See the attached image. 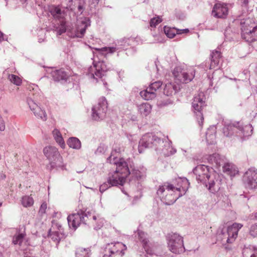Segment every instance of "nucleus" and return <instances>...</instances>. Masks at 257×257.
I'll return each mask as SVG.
<instances>
[{
  "mask_svg": "<svg viewBox=\"0 0 257 257\" xmlns=\"http://www.w3.org/2000/svg\"><path fill=\"white\" fill-rule=\"evenodd\" d=\"M140 94L143 99L147 100L153 99L156 96V93L149 87H147L145 90L141 91L140 92Z\"/></svg>",
  "mask_w": 257,
  "mask_h": 257,
  "instance_id": "obj_36",
  "label": "nucleus"
},
{
  "mask_svg": "<svg viewBox=\"0 0 257 257\" xmlns=\"http://www.w3.org/2000/svg\"><path fill=\"white\" fill-rule=\"evenodd\" d=\"M249 234L253 237H257V223L251 225L249 229Z\"/></svg>",
  "mask_w": 257,
  "mask_h": 257,
  "instance_id": "obj_47",
  "label": "nucleus"
},
{
  "mask_svg": "<svg viewBox=\"0 0 257 257\" xmlns=\"http://www.w3.org/2000/svg\"><path fill=\"white\" fill-rule=\"evenodd\" d=\"M195 70L193 67L183 68L176 67L173 71V75L177 84L187 83L191 81L195 77Z\"/></svg>",
  "mask_w": 257,
  "mask_h": 257,
  "instance_id": "obj_9",
  "label": "nucleus"
},
{
  "mask_svg": "<svg viewBox=\"0 0 257 257\" xmlns=\"http://www.w3.org/2000/svg\"><path fill=\"white\" fill-rule=\"evenodd\" d=\"M120 153L119 148L114 149L107 159L108 163L114 164L116 166L115 171L110 173L108 178L109 183L112 186L118 185L122 186L127 180L128 172L126 168H124L126 167L125 159L119 157Z\"/></svg>",
  "mask_w": 257,
  "mask_h": 257,
  "instance_id": "obj_2",
  "label": "nucleus"
},
{
  "mask_svg": "<svg viewBox=\"0 0 257 257\" xmlns=\"http://www.w3.org/2000/svg\"><path fill=\"white\" fill-rule=\"evenodd\" d=\"M22 204L24 207H30L34 204L33 198L30 196H25L22 198Z\"/></svg>",
  "mask_w": 257,
  "mask_h": 257,
  "instance_id": "obj_41",
  "label": "nucleus"
},
{
  "mask_svg": "<svg viewBox=\"0 0 257 257\" xmlns=\"http://www.w3.org/2000/svg\"><path fill=\"white\" fill-rule=\"evenodd\" d=\"M184 179L187 180L188 183L187 188L185 191V193L187 192L190 186V183L188 180L185 177H179L176 179V182L177 183L176 186L175 187V191L176 192L177 191V190H178L179 193H181L182 190H183L184 188V187L186 186L185 183L184 182Z\"/></svg>",
  "mask_w": 257,
  "mask_h": 257,
  "instance_id": "obj_35",
  "label": "nucleus"
},
{
  "mask_svg": "<svg viewBox=\"0 0 257 257\" xmlns=\"http://www.w3.org/2000/svg\"><path fill=\"white\" fill-rule=\"evenodd\" d=\"M216 127L215 125L210 126L206 133V140L208 144H213L216 140Z\"/></svg>",
  "mask_w": 257,
  "mask_h": 257,
  "instance_id": "obj_30",
  "label": "nucleus"
},
{
  "mask_svg": "<svg viewBox=\"0 0 257 257\" xmlns=\"http://www.w3.org/2000/svg\"><path fill=\"white\" fill-rule=\"evenodd\" d=\"M126 249L125 245L120 242L108 243L105 248L103 257H110L112 254L122 256L124 255V251Z\"/></svg>",
  "mask_w": 257,
  "mask_h": 257,
  "instance_id": "obj_16",
  "label": "nucleus"
},
{
  "mask_svg": "<svg viewBox=\"0 0 257 257\" xmlns=\"http://www.w3.org/2000/svg\"><path fill=\"white\" fill-rule=\"evenodd\" d=\"M215 158L212 157V155H209L207 158L208 162L211 164L215 163Z\"/></svg>",
  "mask_w": 257,
  "mask_h": 257,
  "instance_id": "obj_58",
  "label": "nucleus"
},
{
  "mask_svg": "<svg viewBox=\"0 0 257 257\" xmlns=\"http://www.w3.org/2000/svg\"><path fill=\"white\" fill-rule=\"evenodd\" d=\"M25 235V234L24 233H19L14 237L13 242L15 244H19L21 245L24 240Z\"/></svg>",
  "mask_w": 257,
  "mask_h": 257,
  "instance_id": "obj_43",
  "label": "nucleus"
},
{
  "mask_svg": "<svg viewBox=\"0 0 257 257\" xmlns=\"http://www.w3.org/2000/svg\"><path fill=\"white\" fill-rule=\"evenodd\" d=\"M96 50L98 51L99 54L104 55L105 57L112 54L116 51H118L115 45L113 47H105L101 48H96Z\"/></svg>",
  "mask_w": 257,
  "mask_h": 257,
  "instance_id": "obj_38",
  "label": "nucleus"
},
{
  "mask_svg": "<svg viewBox=\"0 0 257 257\" xmlns=\"http://www.w3.org/2000/svg\"><path fill=\"white\" fill-rule=\"evenodd\" d=\"M128 44L130 45V46L132 47V48L133 49H134V47L136 46L141 43V40L140 38L139 37H136V38L131 37V38H128Z\"/></svg>",
  "mask_w": 257,
  "mask_h": 257,
  "instance_id": "obj_45",
  "label": "nucleus"
},
{
  "mask_svg": "<svg viewBox=\"0 0 257 257\" xmlns=\"http://www.w3.org/2000/svg\"><path fill=\"white\" fill-rule=\"evenodd\" d=\"M164 31L165 34L168 38H172L174 37L176 34L187 33L189 31L188 29H177L174 28H170L165 26L164 27Z\"/></svg>",
  "mask_w": 257,
  "mask_h": 257,
  "instance_id": "obj_29",
  "label": "nucleus"
},
{
  "mask_svg": "<svg viewBox=\"0 0 257 257\" xmlns=\"http://www.w3.org/2000/svg\"><path fill=\"white\" fill-rule=\"evenodd\" d=\"M87 219V224L91 226L94 229H100L104 224V219L98 215L87 211L86 216Z\"/></svg>",
  "mask_w": 257,
  "mask_h": 257,
  "instance_id": "obj_23",
  "label": "nucleus"
},
{
  "mask_svg": "<svg viewBox=\"0 0 257 257\" xmlns=\"http://www.w3.org/2000/svg\"><path fill=\"white\" fill-rule=\"evenodd\" d=\"M5 1H6V2H7V1H8V0H5ZM20 1L22 3H25V2L27 1V0H20Z\"/></svg>",
  "mask_w": 257,
  "mask_h": 257,
  "instance_id": "obj_63",
  "label": "nucleus"
},
{
  "mask_svg": "<svg viewBox=\"0 0 257 257\" xmlns=\"http://www.w3.org/2000/svg\"><path fill=\"white\" fill-rule=\"evenodd\" d=\"M87 211H79L76 213H73L67 217L68 224L70 228L75 230L81 222L87 224Z\"/></svg>",
  "mask_w": 257,
  "mask_h": 257,
  "instance_id": "obj_17",
  "label": "nucleus"
},
{
  "mask_svg": "<svg viewBox=\"0 0 257 257\" xmlns=\"http://www.w3.org/2000/svg\"><path fill=\"white\" fill-rule=\"evenodd\" d=\"M147 148L154 149L157 153L166 156L173 155L176 152L168 139H161L152 133L145 134L139 142L138 151L140 153H142Z\"/></svg>",
  "mask_w": 257,
  "mask_h": 257,
  "instance_id": "obj_1",
  "label": "nucleus"
},
{
  "mask_svg": "<svg viewBox=\"0 0 257 257\" xmlns=\"http://www.w3.org/2000/svg\"><path fill=\"white\" fill-rule=\"evenodd\" d=\"M162 21L161 17L157 16L154 17L150 20V26L152 28H155L157 25L160 23Z\"/></svg>",
  "mask_w": 257,
  "mask_h": 257,
  "instance_id": "obj_46",
  "label": "nucleus"
},
{
  "mask_svg": "<svg viewBox=\"0 0 257 257\" xmlns=\"http://www.w3.org/2000/svg\"><path fill=\"white\" fill-rule=\"evenodd\" d=\"M206 97L203 92H200L196 95L192 103L194 112L196 113L198 120L202 122L203 116L201 112L202 109L206 105Z\"/></svg>",
  "mask_w": 257,
  "mask_h": 257,
  "instance_id": "obj_15",
  "label": "nucleus"
},
{
  "mask_svg": "<svg viewBox=\"0 0 257 257\" xmlns=\"http://www.w3.org/2000/svg\"><path fill=\"white\" fill-rule=\"evenodd\" d=\"M242 254L244 257H257V247L249 246L245 247L242 250Z\"/></svg>",
  "mask_w": 257,
  "mask_h": 257,
  "instance_id": "obj_37",
  "label": "nucleus"
},
{
  "mask_svg": "<svg viewBox=\"0 0 257 257\" xmlns=\"http://www.w3.org/2000/svg\"><path fill=\"white\" fill-rule=\"evenodd\" d=\"M106 148L103 145H100L95 151V154L99 155L100 154L104 153L106 151Z\"/></svg>",
  "mask_w": 257,
  "mask_h": 257,
  "instance_id": "obj_51",
  "label": "nucleus"
},
{
  "mask_svg": "<svg viewBox=\"0 0 257 257\" xmlns=\"http://www.w3.org/2000/svg\"><path fill=\"white\" fill-rule=\"evenodd\" d=\"M172 102H173L172 100L169 99L165 102H162L161 101H158L157 104H158V105H159L160 106H162L167 105L169 104H171Z\"/></svg>",
  "mask_w": 257,
  "mask_h": 257,
  "instance_id": "obj_55",
  "label": "nucleus"
},
{
  "mask_svg": "<svg viewBox=\"0 0 257 257\" xmlns=\"http://www.w3.org/2000/svg\"><path fill=\"white\" fill-rule=\"evenodd\" d=\"M183 180L186 186L184 187L181 193H179L178 190L176 192L175 187L169 183H165L164 185L159 186L157 194L165 204L170 205L173 204L179 197L185 194L188 183L186 179H184Z\"/></svg>",
  "mask_w": 257,
  "mask_h": 257,
  "instance_id": "obj_3",
  "label": "nucleus"
},
{
  "mask_svg": "<svg viewBox=\"0 0 257 257\" xmlns=\"http://www.w3.org/2000/svg\"><path fill=\"white\" fill-rule=\"evenodd\" d=\"M27 103L30 110L37 118L44 121L47 119V114L45 110L39 106L33 99L29 97L28 98Z\"/></svg>",
  "mask_w": 257,
  "mask_h": 257,
  "instance_id": "obj_20",
  "label": "nucleus"
},
{
  "mask_svg": "<svg viewBox=\"0 0 257 257\" xmlns=\"http://www.w3.org/2000/svg\"><path fill=\"white\" fill-rule=\"evenodd\" d=\"M84 5V0H69L67 8L71 10H75L77 8V13L82 14L85 8Z\"/></svg>",
  "mask_w": 257,
  "mask_h": 257,
  "instance_id": "obj_26",
  "label": "nucleus"
},
{
  "mask_svg": "<svg viewBox=\"0 0 257 257\" xmlns=\"http://www.w3.org/2000/svg\"><path fill=\"white\" fill-rule=\"evenodd\" d=\"M84 5V0H69L67 8L71 10H75L77 8V13L82 14L85 8Z\"/></svg>",
  "mask_w": 257,
  "mask_h": 257,
  "instance_id": "obj_27",
  "label": "nucleus"
},
{
  "mask_svg": "<svg viewBox=\"0 0 257 257\" xmlns=\"http://www.w3.org/2000/svg\"><path fill=\"white\" fill-rule=\"evenodd\" d=\"M209 69H218L221 59V53L218 51L212 52Z\"/></svg>",
  "mask_w": 257,
  "mask_h": 257,
  "instance_id": "obj_31",
  "label": "nucleus"
},
{
  "mask_svg": "<svg viewBox=\"0 0 257 257\" xmlns=\"http://www.w3.org/2000/svg\"><path fill=\"white\" fill-rule=\"evenodd\" d=\"M138 110L141 115L147 116L151 112L152 106L149 103H143L138 105Z\"/></svg>",
  "mask_w": 257,
  "mask_h": 257,
  "instance_id": "obj_33",
  "label": "nucleus"
},
{
  "mask_svg": "<svg viewBox=\"0 0 257 257\" xmlns=\"http://www.w3.org/2000/svg\"><path fill=\"white\" fill-rule=\"evenodd\" d=\"M45 38H39L38 40L40 43H41L44 41Z\"/></svg>",
  "mask_w": 257,
  "mask_h": 257,
  "instance_id": "obj_62",
  "label": "nucleus"
},
{
  "mask_svg": "<svg viewBox=\"0 0 257 257\" xmlns=\"http://www.w3.org/2000/svg\"><path fill=\"white\" fill-rule=\"evenodd\" d=\"M138 235L140 241L142 243L144 248L145 249L147 256V257H159L158 255L154 252V250L151 248L149 244H148L147 234L144 232L138 230Z\"/></svg>",
  "mask_w": 257,
  "mask_h": 257,
  "instance_id": "obj_24",
  "label": "nucleus"
},
{
  "mask_svg": "<svg viewBox=\"0 0 257 257\" xmlns=\"http://www.w3.org/2000/svg\"><path fill=\"white\" fill-rule=\"evenodd\" d=\"M43 153L49 161L52 167H62L63 159L57 148L48 146L43 149Z\"/></svg>",
  "mask_w": 257,
  "mask_h": 257,
  "instance_id": "obj_10",
  "label": "nucleus"
},
{
  "mask_svg": "<svg viewBox=\"0 0 257 257\" xmlns=\"http://www.w3.org/2000/svg\"><path fill=\"white\" fill-rule=\"evenodd\" d=\"M223 171L230 177L235 176L238 173V168L232 163H227L223 166Z\"/></svg>",
  "mask_w": 257,
  "mask_h": 257,
  "instance_id": "obj_32",
  "label": "nucleus"
},
{
  "mask_svg": "<svg viewBox=\"0 0 257 257\" xmlns=\"http://www.w3.org/2000/svg\"><path fill=\"white\" fill-rule=\"evenodd\" d=\"M52 135L54 140L60 147L62 149L65 148V143L59 130L55 128L52 132Z\"/></svg>",
  "mask_w": 257,
  "mask_h": 257,
  "instance_id": "obj_34",
  "label": "nucleus"
},
{
  "mask_svg": "<svg viewBox=\"0 0 257 257\" xmlns=\"http://www.w3.org/2000/svg\"><path fill=\"white\" fill-rule=\"evenodd\" d=\"M91 21L87 17L80 18L77 20L75 27L70 30V36L81 38L85 34L86 30L90 26Z\"/></svg>",
  "mask_w": 257,
  "mask_h": 257,
  "instance_id": "obj_13",
  "label": "nucleus"
},
{
  "mask_svg": "<svg viewBox=\"0 0 257 257\" xmlns=\"http://www.w3.org/2000/svg\"><path fill=\"white\" fill-rule=\"evenodd\" d=\"M125 166L128 170L126 180L130 181L142 179L145 175L146 169L143 167L135 166L130 159L125 160Z\"/></svg>",
  "mask_w": 257,
  "mask_h": 257,
  "instance_id": "obj_12",
  "label": "nucleus"
},
{
  "mask_svg": "<svg viewBox=\"0 0 257 257\" xmlns=\"http://www.w3.org/2000/svg\"><path fill=\"white\" fill-rule=\"evenodd\" d=\"M128 38H124L117 40L115 44L117 51L119 52L122 50H126L128 47L130 46L128 44Z\"/></svg>",
  "mask_w": 257,
  "mask_h": 257,
  "instance_id": "obj_40",
  "label": "nucleus"
},
{
  "mask_svg": "<svg viewBox=\"0 0 257 257\" xmlns=\"http://www.w3.org/2000/svg\"><path fill=\"white\" fill-rule=\"evenodd\" d=\"M89 249L79 248L76 251V257H89Z\"/></svg>",
  "mask_w": 257,
  "mask_h": 257,
  "instance_id": "obj_42",
  "label": "nucleus"
},
{
  "mask_svg": "<svg viewBox=\"0 0 257 257\" xmlns=\"http://www.w3.org/2000/svg\"><path fill=\"white\" fill-rule=\"evenodd\" d=\"M110 69L104 61H97L94 59L93 65L90 66L87 72V75L93 82H98V79L104 76L105 72Z\"/></svg>",
  "mask_w": 257,
  "mask_h": 257,
  "instance_id": "obj_8",
  "label": "nucleus"
},
{
  "mask_svg": "<svg viewBox=\"0 0 257 257\" xmlns=\"http://www.w3.org/2000/svg\"><path fill=\"white\" fill-rule=\"evenodd\" d=\"M139 199V198L137 196L134 197V199L133 201V203L135 204L136 202V201Z\"/></svg>",
  "mask_w": 257,
  "mask_h": 257,
  "instance_id": "obj_61",
  "label": "nucleus"
},
{
  "mask_svg": "<svg viewBox=\"0 0 257 257\" xmlns=\"http://www.w3.org/2000/svg\"><path fill=\"white\" fill-rule=\"evenodd\" d=\"M248 0H243L242 6L244 5V7H246V6L248 4Z\"/></svg>",
  "mask_w": 257,
  "mask_h": 257,
  "instance_id": "obj_60",
  "label": "nucleus"
},
{
  "mask_svg": "<svg viewBox=\"0 0 257 257\" xmlns=\"http://www.w3.org/2000/svg\"><path fill=\"white\" fill-rule=\"evenodd\" d=\"M63 228L60 224L55 220L52 221V227L49 231V237L54 241L58 242L63 236Z\"/></svg>",
  "mask_w": 257,
  "mask_h": 257,
  "instance_id": "obj_21",
  "label": "nucleus"
},
{
  "mask_svg": "<svg viewBox=\"0 0 257 257\" xmlns=\"http://www.w3.org/2000/svg\"><path fill=\"white\" fill-rule=\"evenodd\" d=\"M127 137L129 141L131 143H136L138 138V136L136 135H128Z\"/></svg>",
  "mask_w": 257,
  "mask_h": 257,
  "instance_id": "obj_54",
  "label": "nucleus"
},
{
  "mask_svg": "<svg viewBox=\"0 0 257 257\" xmlns=\"http://www.w3.org/2000/svg\"><path fill=\"white\" fill-rule=\"evenodd\" d=\"M111 186H112L109 183L108 180H107V182H105L100 186L99 190L100 192L102 193Z\"/></svg>",
  "mask_w": 257,
  "mask_h": 257,
  "instance_id": "obj_50",
  "label": "nucleus"
},
{
  "mask_svg": "<svg viewBox=\"0 0 257 257\" xmlns=\"http://www.w3.org/2000/svg\"><path fill=\"white\" fill-rule=\"evenodd\" d=\"M68 146L75 150H79L81 147L80 141L76 137H70L67 142Z\"/></svg>",
  "mask_w": 257,
  "mask_h": 257,
  "instance_id": "obj_39",
  "label": "nucleus"
},
{
  "mask_svg": "<svg viewBox=\"0 0 257 257\" xmlns=\"http://www.w3.org/2000/svg\"><path fill=\"white\" fill-rule=\"evenodd\" d=\"M212 157L215 158V164L217 166L221 165L223 162V157H221L219 154L217 153H214L212 154Z\"/></svg>",
  "mask_w": 257,
  "mask_h": 257,
  "instance_id": "obj_49",
  "label": "nucleus"
},
{
  "mask_svg": "<svg viewBox=\"0 0 257 257\" xmlns=\"http://www.w3.org/2000/svg\"><path fill=\"white\" fill-rule=\"evenodd\" d=\"M241 223H234L227 227L220 226L217 231V239L220 240L222 244L233 242L238 235V232L242 228Z\"/></svg>",
  "mask_w": 257,
  "mask_h": 257,
  "instance_id": "obj_7",
  "label": "nucleus"
},
{
  "mask_svg": "<svg viewBox=\"0 0 257 257\" xmlns=\"http://www.w3.org/2000/svg\"><path fill=\"white\" fill-rule=\"evenodd\" d=\"M228 5L217 3L214 5L212 11V15L217 18H225L228 14Z\"/></svg>",
  "mask_w": 257,
  "mask_h": 257,
  "instance_id": "obj_22",
  "label": "nucleus"
},
{
  "mask_svg": "<svg viewBox=\"0 0 257 257\" xmlns=\"http://www.w3.org/2000/svg\"><path fill=\"white\" fill-rule=\"evenodd\" d=\"M5 40L4 34L0 31V42Z\"/></svg>",
  "mask_w": 257,
  "mask_h": 257,
  "instance_id": "obj_59",
  "label": "nucleus"
},
{
  "mask_svg": "<svg viewBox=\"0 0 257 257\" xmlns=\"http://www.w3.org/2000/svg\"><path fill=\"white\" fill-rule=\"evenodd\" d=\"M47 209V204L45 202L43 203L40 208L39 213L40 214L42 215L46 212Z\"/></svg>",
  "mask_w": 257,
  "mask_h": 257,
  "instance_id": "obj_53",
  "label": "nucleus"
},
{
  "mask_svg": "<svg viewBox=\"0 0 257 257\" xmlns=\"http://www.w3.org/2000/svg\"><path fill=\"white\" fill-rule=\"evenodd\" d=\"M127 118L133 121L138 120V115L135 112H130L127 114Z\"/></svg>",
  "mask_w": 257,
  "mask_h": 257,
  "instance_id": "obj_52",
  "label": "nucleus"
},
{
  "mask_svg": "<svg viewBox=\"0 0 257 257\" xmlns=\"http://www.w3.org/2000/svg\"><path fill=\"white\" fill-rule=\"evenodd\" d=\"M50 73L55 81H65L69 76L63 69H51Z\"/></svg>",
  "mask_w": 257,
  "mask_h": 257,
  "instance_id": "obj_25",
  "label": "nucleus"
},
{
  "mask_svg": "<svg viewBox=\"0 0 257 257\" xmlns=\"http://www.w3.org/2000/svg\"><path fill=\"white\" fill-rule=\"evenodd\" d=\"M10 81L16 85L20 86L22 83L21 78L14 74H10L8 76Z\"/></svg>",
  "mask_w": 257,
  "mask_h": 257,
  "instance_id": "obj_44",
  "label": "nucleus"
},
{
  "mask_svg": "<svg viewBox=\"0 0 257 257\" xmlns=\"http://www.w3.org/2000/svg\"><path fill=\"white\" fill-rule=\"evenodd\" d=\"M242 180L245 187L250 189L257 188V169L254 168L248 169L244 173Z\"/></svg>",
  "mask_w": 257,
  "mask_h": 257,
  "instance_id": "obj_18",
  "label": "nucleus"
},
{
  "mask_svg": "<svg viewBox=\"0 0 257 257\" xmlns=\"http://www.w3.org/2000/svg\"><path fill=\"white\" fill-rule=\"evenodd\" d=\"M168 247L173 253H180L185 250L183 237L176 233H171L166 237Z\"/></svg>",
  "mask_w": 257,
  "mask_h": 257,
  "instance_id": "obj_11",
  "label": "nucleus"
},
{
  "mask_svg": "<svg viewBox=\"0 0 257 257\" xmlns=\"http://www.w3.org/2000/svg\"><path fill=\"white\" fill-rule=\"evenodd\" d=\"M212 170V168H209L208 166L200 165L196 167L193 171L198 182L205 184L211 192L215 193L219 190V187L216 185L214 180L209 181Z\"/></svg>",
  "mask_w": 257,
  "mask_h": 257,
  "instance_id": "obj_6",
  "label": "nucleus"
},
{
  "mask_svg": "<svg viewBox=\"0 0 257 257\" xmlns=\"http://www.w3.org/2000/svg\"><path fill=\"white\" fill-rule=\"evenodd\" d=\"M253 127L250 124L243 125L241 122L226 124L223 128L224 135L228 137H231L235 133V136L242 141L247 139L251 136Z\"/></svg>",
  "mask_w": 257,
  "mask_h": 257,
  "instance_id": "obj_5",
  "label": "nucleus"
},
{
  "mask_svg": "<svg viewBox=\"0 0 257 257\" xmlns=\"http://www.w3.org/2000/svg\"><path fill=\"white\" fill-rule=\"evenodd\" d=\"M5 129V124L2 116L0 115V131H3Z\"/></svg>",
  "mask_w": 257,
  "mask_h": 257,
  "instance_id": "obj_57",
  "label": "nucleus"
},
{
  "mask_svg": "<svg viewBox=\"0 0 257 257\" xmlns=\"http://www.w3.org/2000/svg\"><path fill=\"white\" fill-rule=\"evenodd\" d=\"M162 85V83L160 81H155L153 83H152L150 85H149V87L152 89V90H153V91L154 92L156 93L157 90L158 89H159L161 86V85Z\"/></svg>",
  "mask_w": 257,
  "mask_h": 257,
  "instance_id": "obj_48",
  "label": "nucleus"
},
{
  "mask_svg": "<svg viewBox=\"0 0 257 257\" xmlns=\"http://www.w3.org/2000/svg\"><path fill=\"white\" fill-rule=\"evenodd\" d=\"M254 217L256 219H257V212L255 213Z\"/></svg>",
  "mask_w": 257,
  "mask_h": 257,
  "instance_id": "obj_64",
  "label": "nucleus"
},
{
  "mask_svg": "<svg viewBox=\"0 0 257 257\" xmlns=\"http://www.w3.org/2000/svg\"><path fill=\"white\" fill-rule=\"evenodd\" d=\"M91 4H90V9L92 10V9H94L95 8V7L98 4V2L99 0H91Z\"/></svg>",
  "mask_w": 257,
  "mask_h": 257,
  "instance_id": "obj_56",
  "label": "nucleus"
},
{
  "mask_svg": "<svg viewBox=\"0 0 257 257\" xmlns=\"http://www.w3.org/2000/svg\"><path fill=\"white\" fill-rule=\"evenodd\" d=\"M48 11L55 19L58 20L60 22V27L57 29V34L60 35L65 32L66 28L63 20L65 16L64 13L61 10L59 7L53 5L49 7Z\"/></svg>",
  "mask_w": 257,
  "mask_h": 257,
  "instance_id": "obj_19",
  "label": "nucleus"
},
{
  "mask_svg": "<svg viewBox=\"0 0 257 257\" xmlns=\"http://www.w3.org/2000/svg\"><path fill=\"white\" fill-rule=\"evenodd\" d=\"M245 16L242 14L236 20L240 23L241 38L248 43L257 41V25L249 18H245Z\"/></svg>",
  "mask_w": 257,
  "mask_h": 257,
  "instance_id": "obj_4",
  "label": "nucleus"
},
{
  "mask_svg": "<svg viewBox=\"0 0 257 257\" xmlns=\"http://www.w3.org/2000/svg\"><path fill=\"white\" fill-rule=\"evenodd\" d=\"M107 109V102L104 97H101L97 103L92 108V118L96 121L103 119Z\"/></svg>",
  "mask_w": 257,
  "mask_h": 257,
  "instance_id": "obj_14",
  "label": "nucleus"
},
{
  "mask_svg": "<svg viewBox=\"0 0 257 257\" xmlns=\"http://www.w3.org/2000/svg\"><path fill=\"white\" fill-rule=\"evenodd\" d=\"M180 89L179 84H175L172 82L165 83L164 88V94L166 96H172Z\"/></svg>",
  "mask_w": 257,
  "mask_h": 257,
  "instance_id": "obj_28",
  "label": "nucleus"
}]
</instances>
